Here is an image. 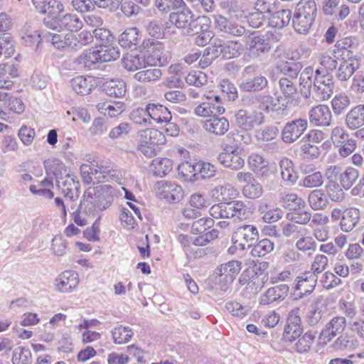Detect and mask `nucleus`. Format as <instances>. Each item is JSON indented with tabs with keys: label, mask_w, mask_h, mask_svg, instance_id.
I'll return each mask as SVG.
<instances>
[{
	"label": "nucleus",
	"mask_w": 364,
	"mask_h": 364,
	"mask_svg": "<svg viewBox=\"0 0 364 364\" xmlns=\"http://www.w3.org/2000/svg\"><path fill=\"white\" fill-rule=\"evenodd\" d=\"M282 203L284 207L294 210L306 205L305 201L294 193H284L282 197Z\"/></svg>",
	"instance_id": "nucleus-52"
},
{
	"label": "nucleus",
	"mask_w": 364,
	"mask_h": 364,
	"mask_svg": "<svg viewBox=\"0 0 364 364\" xmlns=\"http://www.w3.org/2000/svg\"><path fill=\"white\" fill-rule=\"evenodd\" d=\"M346 326V321L345 317H333L321 332L318 339V344L321 347L326 346L337 335L341 333L345 330Z\"/></svg>",
	"instance_id": "nucleus-7"
},
{
	"label": "nucleus",
	"mask_w": 364,
	"mask_h": 364,
	"mask_svg": "<svg viewBox=\"0 0 364 364\" xmlns=\"http://www.w3.org/2000/svg\"><path fill=\"white\" fill-rule=\"evenodd\" d=\"M193 16V12L189 9L184 8L181 11L171 13L169 19L177 28L186 31Z\"/></svg>",
	"instance_id": "nucleus-31"
},
{
	"label": "nucleus",
	"mask_w": 364,
	"mask_h": 364,
	"mask_svg": "<svg viewBox=\"0 0 364 364\" xmlns=\"http://www.w3.org/2000/svg\"><path fill=\"white\" fill-rule=\"evenodd\" d=\"M299 309L291 310L288 316L283 337L286 341L293 342L303 333V326L299 315Z\"/></svg>",
	"instance_id": "nucleus-13"
},
{
	"label": "nucleus",
	"mask_w": 364,
	"mask_h": 364,
	"mask_svg": "<svg viewBox=\"0 0 364 364\" xmlns=\"http://www.w3.org/2000/svg\"><path fill=\"white\" fill-rule=\"evenodd\" d=\"M259 232L257 228L252 225H243L237 228L232 236L233 247L229 248L232 252V249L244 250L246 246L251 247L258 240Z\"/></svg>",
	"instance_id": "nucleus-4"
},
{
	"label": "nucleus",
	"mask_w": 364,
	"mask_h": 364,
	"mask_svg": "<svg viewBox=\"0 0 364 364\" xmlns=\"http://www.w3.org/2000/svg\"><path fill=\"white\" fill-rule=\"evenodd\" d=\"M333 88L334 83L332 75L326 71L316 69L312 87L314 97L318 101L328 100L333 93Z\"/></svg>",
	"instance_id": "nucleus-5"
},
{
	"label": "nucleus",
	"mask_w": 364,
	"mask_h": 364,
	"mask_svg": "<svg viewBox=\"0 0 364 364\" xmlns=\"http://www.w3.org/2000/svg\"><path fill=\"white\" fill-rule=\"evenodd\" d=\"M289 287L287 284H282L269 288L259 297V304L262 305H268L274 301H283L288 296Z\"/></svg>",
	"instance_id": "nucleus-18"
},
{
	"label": "nucleus",
	"mask_w": 364,
	"mask_h": 364,
	"mask_svg": "<svg viewBox=\"0 0 364 364\" xmlns=\"http://www.w3.org/2000/svg\"><path fill=\"white\" fill-rule=\"evenodd\" d=\"M212 44L215 56L222 55L225 59L239 56L242 49L241 43L232 41L224 42L221 39L215 38Z\"/></svg>",
	"instance_id": "nucleus-12"
},
{
	"label": "nucleus",
	"mask_w": 364,
	"mask_h": 364,
	"mask_svg": "<svg viewBox=\"0 0 364 364\" xmlns=\"http://www.w3.org/2000/svg\"><path fill=\"white\" fill-rule=\"evenodd\" d=\"M112 196L113 188L109 185L89 187L85 191L77 210L73 213L75 223L79 226L87 225L91 216L111 205Z\"/></svg>",
	"instance_id": "nucleus-1"
},
{
	"label": "nucleus",
	"mask_w": 364,
	"mask_h": 364,
	"mask_svg": "<svg viewBox=\"0 0 364 364\" xmlns=\"http://www.w3.org/2000/svg\"><path fill=\"white\" fill-rule=\"evenodd\" d=\"M232 218L234 220H242L247 218L248 211L246 205L240 200L230 201Z\"/></svg>",
	"instance_id": "nucleus-61"
},
{
	"label": "nucleus",
	"mask_w": 364,
	"mask_h": 364,
	"mask_svg": "<svg viewBox=\"0 0 364 364\" xmlns=\"http://www.w3.org/2000/svg\"><path fill=\"white\" fill-rule=\"evenodd\" d=\"M178 171L185 180H197L196 163L184 161L178 166Z\"/></svg>",
	"instance_id": "nucleus-55"
},
{
	"label": "nucleus",
	"mask_w": 364,
	"mask_h": 364,
	"mask_svg": "<svg viewBox=\"0 0 364 364\" xmlns=\"http://www.w3.org/2000/svg\"><path fill=\"white\" fill-rule=\"evenodd\" d=\"M122 65L127 70L134 71L144 66L145 59L139 55L127 53L122 58Z\"/></svg>",
	"instance_id": "nucleus-42"
},
{
	"label": "nucleus",
	"mask_w": 364,
	"mask_h": 364,
	"mask_svg": "<svg viewBox=\"0 0 364 364\" xmlns=\"http://www.w3.org/2000/svg\"><path fill=\"white\" fill-rule=\"evenodd\" d=\"M53 168L57 186L62 193L70 199L77 198L80 195V183L76 180V176L68 171L62 163L54 164Z\"/></svg>",
	"instance_id": "nucleus-3"
},
{
	"label": "nucleus",
	"mask_w": 364,
	"mask_h": 364,
	"mask_svg": "<svg viewBox=\"0 0 364 364\" xmlns=\"http://www.w3.org/2000/svg\"><path fill=\"white\" fill-rule=\"evenodd\" d=\"M158 189L160 196L169 202H178L183 197L182 187L174 182L161 181L158 183Z\"/></svg>",
	"instance_id": "nucleus-16"
},
{
	"label": "nucleus",
	"mask_w": 364,
	"mask_h": 364,
	"mask_svg": "<svg viewBox=\"0 0 364 364\" xmlns=\"http://www.w3.org/2000/svg\"><path fill=\"white\" fill-rule=\"evenodd\" d=\"M317 14L314 0H300L292 16V26L296 32L307 33L314 24Z\"/></svg>",
	"instance_id": "nucleus-2"
},
{
	"label": "nucleus",
	"mask_w": 364,
	"mask_h": 364,
	"mask_svg": "<svg viewBox=\"0 0 364 364\" xmlns=\"http://www.w3.org/2000/svg\"><path fill=\"white\" fill-rule=\"evenodd\" d=\"M161 76V71L159 68H150L135 73L134 77L141 82H149L157 81Z\"/></svg>",
	"instance_id": "nucleus-46"
},
{
	"label": "nucleus",
	"mask_w": 364,
	"mask_h": 364,
	"mask_svg": "<svg viewBox=\"0 0 364 364\" xmlns=\"http://www.w3.org/2000/svg\"><path fill=\"white\" fill-rule=\"evenodd\" d=\"M95 173H98L96 170L95 166H93L92 164H82L80 166V173L82 176V181L85 183L90 184L93 183H100L101 181H98V176Z\"/></svg>",
	"instance_id": "nucleus-54"
},
{
	"label": "nucleus",
	"mask_w": 364,
	"mask_h": 364,
	"mask_svg": "<svg viewBox=\"0 0 364 364\" xmlns=\"http://www.w3.org/2000/svg\"><path fill=\"white\" fill-rule=\"evenodd\" d=\"M345 124L350 130L364 126V105H358L350 109L345 117Z\"/></svg>",
	"instance_id": "nucleus-25"
},
{
	"label": "nucleus",
	"mask_w": 364,
	"mask_h": 364,
	"mask_svg": "<svg viewBox=\"0 0 364 364\" xmlns=\"http://www.w3.org/2000/svg\"><path fill=\"white\" fill-rule=\"evenodd\" d=\"M318 281V276L310 272H305L296 277L294 289L300 291L301 297L310 294L315 289Z\"/></svg>",
	"instance_id": "nucleus-21"
},
{
	"label": "nucleus",
	"mask_w": 364,
	"mask_h": 364,
	"mask_svg": "<svg viewBox=\"0 0 364 364\" xmlns=\"http://www.w3.org/2000/svg\"><path fill=\"white\" fill-rule=\"evenodd\" d=\"M316 70L313 68L307 67L301 73L299 77L300 91L304 98H309L314 86Z\"/></svg>",
	"instance_id": "nucleus-27"
},
{
	"label": "nucleus",
	"mask_w": 364,
	"mask_h": 364,
	"mask_svg": "<svg viewBox=\"0 0 364 364\" xmlns=\"http://www.w3.org/2000/svg\"><path fill=\"white\" fill-rule=\"evenodd\" d=\"M279 90L286 100V105L284 107H279L277 109V111H282V113L284 114L286 112L287 107L289 106H296L299 103V100L298 98L295 97L296 95L297 88L295 83L293 82V80H290L287 77H283L279 80ZM287 113H286V115Z\"/></svg>",
	"instance_id": "nucleus-14"
},
{
	"label": "nucleus",
	"mask_w": 364,
	"mask_h": 364,
	"mask_svg": "<svg viewBox=\"0 0 364 364\" xmlns=\"http://www.w3.org/2000/svg\"><path fill=\"white\" fill-rule=\"evenodd\" d=\"M197 180L210 178L215 176V167L209 162L198 161L196 163Z\"/></svg>",
	"instance_id": "nucleus-58"
},
{
	"label": "nucleus",
	"mask_w": 364,
	"mask_h": 364,
	"mask_svg": "<svg viewBox=\"0 0 364 364\" xmlns=\"http://www.w3.org/2000/svg\"><path fill=\"white\" fill-rule=\"evenodd\" d=\"M218 159L225 167L232 170H239L245 165V160L237 149L232 146H227L218 155Z\"/></svg>",
	"instance_id": "nucleus-15"
},
{
	"label": "nucleus",
	"mask_w": 364,
	"mask_h": 364,
	"mask_svg": "<svg viewBox=\"0 0 364 364\" xmlns=\"http://www.w3.org/2000/svg\"><path fill=\"white\" fill-rule=\"evenodd\" d=\"M143 49L154 59L160 60L164 49V44L156 39H146L142 43Z\"/></svg>",
	"instance_id": "nucleus-39"
},
{
	"label": "nucleus",
	"mask_w": 364,
	"mask_h": 364,
	"mask_svg": "<svg viewBox=\"0 0 364 364\" xmlns=\"http://www.w3.org/2000/svg\"><path fill=\"white\" fill-rule=\"evenodd\" d=\"M240 269L241 263L236 260H232L222 264L219 269V272L220 275H225L226 278L229 277L232 279Z\"/></svg>",
	"instance_id": "nucleus-62"
},
{
	"label": "nucleus",
	"mask_w": 364,
	"mask_h": 364,
	"mask_svg": "<svg viewBox=\"0 0 364 364\" xmlns=\"http://www.w3.org/2000/svg\"><path fill=\"white\" fill-rule=\"evenodd\" d=\"M281 176L284 181L294 183L297 178V172L294 171L293 162L288 158L284 157L279 161Z\"/></svg>",
	"instance_id": "nucleus-35"
},
{
	"label": "nucleus",
	"mask_w": 364,
	"mask_h": 364,
	"mask_svg": "<svg viewBox=\"0 0 364 364\" xmlns=\"http://www.w3.org/2000/svg\"><path fill=\"white\" fill-rule=\"evenodd\" d=\"M150 125L154 122L162 124L164 122L171 121L172 116L168 109L160 104H148L146 105Z\"/></svg>",
	"instance_id": "nucleus-23"
},
{
	"label": "nucleus",
	"mask_w": 364,
	"mask_h": 364,
	"mask_svg": "<svg viewBox=\"0 0 364 364\" xmlns=\"http://www.w3.org/2000/svg\"><path fill=\"white\" fill-rule=\"evenodd\" d=\"M336 147H338L339 156L342 158H346L355 151L357 148V142L354 139L348 136Z\"/></svg>",
	"instance_id": "nucleus-64"
},
{
	"label": "nucleus",
	"mask_w": 364,
	"mask_h": 364,
	"mask_svg": "<svg viewBox=\"0 0 364 364\" xmlns=\"http://www.w3.org/2000/svg\"><path fill=\"white\" fill-rule=\"evenodd\" d=\"M358 340L352 336H340L333 343V348L336 350H353L358 348Z\"/></svg>",
	"instance_id": "nucleus-38"
},
{
	"label": "nucleus",
	"mask_w": 364,
	"mask_h": 364,
	"mask_svg": "<svg viewBox=\"0 0 364 364\" xmlns=\"http://www.w3.org/2000/svg\"><path fill=\"white\" fill-rule=\"evenodd\" d=\"M90 164L95 166L98 172L95 173V175L98 176V181L104 183L112 180L119 183L121 179L120 172L115 168L110 161L104 159L96 161L93 159L90 161Z\"/></svg>",
	"instance_id": "nucleus-11"
},
{
	"label": "nucleus",
	"mask_w": 364,
	"mask_h": 364,
	"mask_svg": "<svg viewBox=\"0 0 364 364\" xmlns=\"http://www.w3.org/2000/svg\"><path fill=\"white\" fill-rule=\"evenodd\" d=\"M307 232L302 233L300 237L296 242V247L298 250L303 252L315 251L316 247V243L314 239L306 235Z\"/></svg>",
	"instance_id": "nucleus-56"
},
{
	"label": "nucleus",
	"mask_w": 364,
	"mask_h": 364,
	"mask_svg": "<svg viewBox=\"0 0 364 364\" xmlns=\"http://www.w3.org/2000/svg\"><path fill=\"white\" fill-rule=\"evenodd\" d=\"M22 40L26 46L38 48L41 43V34L38 31L33 30L28 26H25Z\"/></svg>",
	"instance_id": "nucleus-57"
},
{
	"label": "nucleus",
	"mask_w": 364,
	"mask_h": 364,
	"mask_svg": "<svg viewBox=\"0 0 364 364\" xmlns=\"http://www.w3.org/2000/svg\"><path fill=\"white\" fill-rule=\"evenodd\" d=\"M97 48L85 50L74 60V63L78 68L92 69L96 64L102 63L100 61Z\"/></svg>",
	"instance_id": "nucleus-24"
},
{
	"label": "nucleus",
	"mask_w": 364,
	"mask_h": 364,
	"mask_svg": "<svg viewBox=\"0 0 364 364\" xmlns=\"http://www.w3.org/2000/svg\"><path fill=\"white\" fill-rule=\"evenodd\" d=\"M139 143L156 146L164 144L166 141L163 132L155 129H146L139 132Z\"/></svg>",
	"instance_id": "nucleus-30"
},
{
	"label": "nucleus",
	"mask_w": 364,
	"mask_h": 364,
	"mask_svg": "<svg viewBox=\"0 0 364 364\" xmlns=\"http://www.w3.org/2000/svg\"><path fill=\"white\" fill-rule=\"evenodd\" d=\"M31 358V350L24 347L16 348L12 355L13 364H28Z\"/></svg>",
	"instance_id": "nucleus-63"
},
{
	"label": "nucleus",
	"mask_w": 364,
	"mask_h": 364,
	"mask_svg": "<svg viewBox=\"0 0 364 364\" xmlns=\"http://www.w3.org/2000/svg\"><path fill=\"white\" fill-rule=\"evenodd\" d=\"M214 23L218 30L226 34L240 36L245 32V27L230 21L220 14L214 16Z\"/></svg>",
	"instance_id": "nucleus-22"
},
{
	"label": "nucleus",
	"mask_w": 364,
	"mask_h": 364,
	"mask_svg": "<svg viewBox=\"0 0 364 364\" xmlns=\"http://www.w3.org/2000/svg\"><path fill=\"white\" fill-rule=\"evenodd\" d=\"M210 18L206 16H198L196 18H193L186 33L193 36L206 31L210 28Z\"/></svg>",
	"instance_id": "nucleus-34"
},
{
	"label": "nucleus",
	"mask_w": 364,
	"mask_h": 364,
	"mask_svg": "<svg viewBox=\"0 0 364 364\" xmlns=\"http://www.w3.org/2000/svg\"><path fill=\"white\" fill-rule=\"evenodd\" d=\"M326 191L328 197L335 202H341L345 198V193L341 185L336 181H328L326 185Z\"/></svg>",
	"instance_id": "nucleus-43"
},
{
	"label": "nucleus",
	"mask_w": 364,
	"mask_h": 364,
	"mask_svg": "<svg viewBox=\"0 0 364 364\" xmlns=\"http://www.w3.org/2000/svg\"><path fill=\"white\" fill-rule=\"evenodd\" d=\"M315 335L311 332H307L302 336H300L297 342L295 343V350L299 353L308 352L315 339Z\"/></svg>",
	"instance_id": "nucleus-60"
},
{
	"label": "nucleus",
	"mask_w": 364,
	"mask_h": 364,
	"mask_svg": "<svg viewBox=\"0 0 364 364\" xmlns=\"http://www.w3.org/2000/svg\"><path fill=\"white\" fill-rule=\"evenodd\" d=\"M60 28H65L70 31H77L82 27V22L80 18L73 14H66L59 18Z\"/></svg>",
	"instance_id": "nucleus-37"
},
{
	"label": "nucleus",
	"mask_w": 364,
	"mask_h": 364,
	"mask_svg": "<svg viewBox=\"0 0 364 364\" xmlns=\"http://www.w3.org/2000/svg\"><path fill=\"white\" fill-rule=\"evenodd\" d=\"M360 60L352 51L338 55V63L336 69V77L340 81L348 80L360 68Z\"/></svg>",
	"instance_id": "nucleus-6"
},
{
	"label": "nucleus",
	"mask_w": 364,
	"mask_h": 364,
	"mask_svg": "<svg viewBox=\"0 0 364 364\" xmlns=\"http://www.w3.org/2000/svg\"><path fill=\"white\" fill-rule=\"evenodd\" d=\"M259 211H260L263 215V220L268 223H275L280 220L283 216V211L282 209L277 208L269 210L268 205L266 203L259 206Z\"/></svg>",
	"instance_id": "nucleus-51"
},
{
	"label": "nucleus",
	"mask_w": 364,
	"mask_h": 364,
	"mask_svg": "<svg viewBox=\"0 0 364 364\" xmlns=\"http://www.w3.org/2000/svg\"><path fill=\"white\" fill-rule=\"evenodd\" d=\"M359 176V171L351 166L346 168L343 173L340 174V183L345 189H349L355 183Z\"/></svg>",
	"instance_id": "nucleus-47"
},
{
	"label": "nucleus",
	"mask_w": 364,
	"mask_h": 364,
	"mask_svg": "<svg viewBox=\"0 0 364 364\" xmlns=\"http://www.w3.org/2000/svg\"><path fill=\"white\" fill-rule=\"evenodd\" d=\"M229 127V122L225 117H213L203 123V128L206 132L219 136L226 133Z\"/></svg>",
	"instance_id": "nucleus-28"
},
{
	"label": "nucleus",
	"mask_w": 364,
	"mask_h": 364,
	"mask_svg": "<svg viewBox=\"0 0 364 364\" xmlns=\"http://www.w3.org/2000/svg\"><path fill=\"white\" fill-rule=\"evenodd\" d=\"M114 342L117 344L128 343L133 336L132 329L128 326H119L112 331Z\"/></svg>",
	"instance_id": "nucleus-50"
},
{
	"label": "nucleus",
	"mask_w": 364,
	"mask_h": 364,
	"mask_svg": "<svg viewBox=\"0 0 364 364\" xmlns=\"http://www.w3.org/2000/svg\"><path fill=\"white\" fill-rule=\"evenodd\" d=\"M97 50L101 58V63L115 60L120 56L119 48L117 46L101 45Z\"/></svg>",
	"instance_id": "nucleus-49"
},
{
	"label": "nucleus",
	"mask_w": 364,
	"mask_h": 364,
	"mask_svg": "<svg viewBox=\"0 0 364 364\" xmlns=\"http://www.w3.org/2000/svg\"><path fill=\"white\" fill-rule=\"evenodd\" d=\"M308 128V121L299 118L287 122L282 132V140L291 144L298 140Z\"/></svg>",
	"instance_id": "nucleus-9"
},
{
	"label": "nucleus",
	"mask_w": 364,
	"mask_h": 364,
	"mask_svg": "<svg viewBox=\"0 0 364 364\" xmlns=\"http://www.w3.org/2000/svg\"><path fill=\"white\" fill-rule=\"evenodd\" d=\"M309 119L310 122L316 126H329L332 114L327 105H319L310 109Z\"/></svg>",
	"instance_id": "nucleus-19"
},
{
	"label": "nucleus",
	"mask_w": 364,
	"mask_h": 364,
	"mask_svg": "<svg viewBox=\"0 0 364 364\" xmlns=\"http://www.w3.org/2000/svg\"><path fill=\"white\" fill-rule=\"evenodd\" d=\"M15 52L14 41L8 33L0 36V53L6 58H9Z\"/></svg>",
	"instance_id": "nucleus-53"
},
{
	"label": "nucleus",
	"mask_w": 364,
	"mask_h": 364,
	"mask_svg": "<svg viewBox=\"0 0 364 364\" xmlns=\"http://www.w3.org/2000/svg\"><path fill=\"white\" fill-rule=\"evenodd\" d=\"M73 90L78 95H85L90 92L92 85L90 79L83 76H77L70 81Z\"/></svg>",
	"instance_id": "nucleus-40"
},
{
	"label": "nucleus",
	"mask_w": 364,
	"mask_h": 364,
	"mask_svg": "<svg viewBox=\"0 0 364 364\" xmlns=\"http://www.w3.org/2000/svg\"><path fill=\"white\" fill-rule=\"evenodd\" d=\"M230 202L213 205L209 210L210 215L215 218H232Z\"/></svg>",
	"instance_id": "nucleus-48"
},
{
	"label": "nucleus",
	"mask_w": 364,
	"mask_h": 364,
	"mask_svg": "<svg viewBox=\"0 0 364 364\" xmlns=\"http://www.w3.org/2000/svg\"><path fill=\"white\" fill-rule=\"evenodd\" d=\"M103 90L109 97H122L127 92L126 83L122 79H111L103 84Z\"/></svg>",
	"instance_id": "nucleus-32"
},
{
	"label": "nucleus",
	"mask_w": 364,
	"mask_h": 364,
	"mask_svg": "<svg viewBox=\"0 0 364 364\" xmlns=\"http://www.w3.org/2000/svg\"><path fill=\"white\" fill-rule=\"evenodd\" d=\"M267 85V79L259 75L253 78H242L240 88L246 92H256L265 88Z\"/></svg>",
	"instance_id": "nucleus-33"
},
{
	"label": "nucleus",
	"mask_w": 364,
	"mask_h": 364,
	"mask_svg": "<svg viewBox=\"0 0 364 364\" xmlns=\"http://www.w3.org/2000/svg\"><path fill=\"white\" fill-rule=\"evenodd\" d=\"M350 105L349 97L345 93L336 95L331 100V106L335 114L343 113Z\"/></svg>",
	"instance_id": "nucleus-45"
},
{
	"label": "nucleus",
	"mask_w": 364,
	"mask_h": 364,
	"mask_svg": "<svg viewBox=\"0 0 364 364\" xmlns=\"http://www.w3.org/2000/svg\"><path fill=\"white\" fill-rule=\"evenodd\" d=\"M251 250L253 257H261L271 252L274 250V244L269 239L264 238L255 243Z\"/></svg>",
	"instance_id": "nucleus-41"
},
{
	"label": "nucleus",
	"mask_w": 364,
	"mask_h": 364,
	"mask_svg": "<svg viewBox=\"0 0 364 364\" xmlns=\"http://www.w3.org/2000/svg\"><path fill=\"white\" fill-rule=\"evenodd\" d=\"M360 220V211L355 208H348L343 212L340 227L342 231L350 232L358 225Z\"/></svg>",
	"instance_id": "nucleus-29"
},
{
	"label": "nucleus",
	"mask_w": 364,
	"mask_h": 364,
	"mask_svg": "<svg viewBox=\"0 0 364 364\" xmlns=\"http://www.w3.org/2000/svg\"><path fill=\"white\" fill-rule=\"evenodd\" d=\"M323 183V175L320 171H314L306 175L300 186L306 188H318Z\"/></svg>",
	"instance_id": "nucleus-59"
},
{
	"label": "nucleus",
	"mask_w": 364,
	"mask_h": 364,
	"mask_svg": "<svg viewBox=\"0 0 364 364\" xmlns=\"http://www.w3.org/2000/svg\"><path fill=\"white\" fill-rule=\"evenodd\" d=\"M308 201L311 208L315 210L325 209L328 203L326 196L321 189L312 191L309 195Z\"/></svg>",
	"instance_id": "nucleus-36"
},
{
	"label": "nucleus",
	"mask_w": 364,
	"mask_h": 364,
	"mask_svg": "<svg viewBox=\"0 0 364 364\" xmlns=\"http://www.w3.org/2000/svg\"><path fill=\"white\" fill-rule=\"evenodd\" d=\"M280 98L282 97H277V99H274L272 96L269 95H259L256 97V100L259 104V109L267 112L270 111H274L276 106L278 105ZM277 112V114H279L280 111Z\"/></svg>",
	"instance_id": "nucleus-44"
},
{
	"label": "nucleus",
	"mask_w": 364,
	"mask_h": 364,
	"mask_svg": "<svg viewBox=\"0 0 364 364\" xmlns=\"http://www.w3.org/2000/svg\"><path fill=\"white\" fill-rule=\"evenodd\" d=\"M79 283L78 274L73 271H65L55 281L56 290L66 293L73 291Z\"/></svg>",
	"instance_id": "nucleus-20"
},
{
	"label": "nucleus",
	"mask_w": 364,
	"mask_h": 364,
	"mask_svg": "<svg viewBox=\"0 0 364 364\" xmlns=\"http://www.w3.org/2000/svg\"><path fill=\"white\" fill-rule=\"evenodd\" d=\"M237 125L243 130L249 131L264 121L262 112L256 110L240 109L235 115Z\"/></svg>",
	"instance_id": "nucleus-8"
},
{
	"label": "nucleus",
	"mask_w": 364,
	"mask_h": 364,
	"mask_svg": "<svg viewBox=\"0 0 364 364\" xmlns=\"http://www.w3.org/2000/svg\"><path fill=\"white\" fill-rule=\"evenodd\" d=\"M141 41V34L136 27L126 28L119 36V44L129 49H135Z\"/></svg>",
	"instance_id": "nucleus-26"
},
{
	"label": "nucleus",
	"mask_w": 364,
	"mask_h": 364,
	"mask_svg": "<svg viewBox=\"0 0 364 364\" xmlns=\"http://www.w3.org/2000/svg\"><path fill=\"white\" fill-rule=\"evenodd\" d=\"M250 54L256 58L267 53L273 46V40L264 36H253L247 43Z\"/></svg>",
	"instance_id": "nucleus-17"
},
{
	"label": "nucleus",
	"mask_w": 364,
	"mask_h": 364,
	"mask_svg": "<svg viewBox=\"0 0 364 364\" xmlns=\"http://www.w3.org/2000/svg\"><path fill=\"white\" fill-rule=\"evenodd\" d=\"M207 102H203L196 107L194 113L201 117H208L215 115L216 113L223 114L225 108L221 105L219 95L210 93L205 96Z\"/></svg>",
	"instance_id": "nucleus-10"
}]
</instances>
